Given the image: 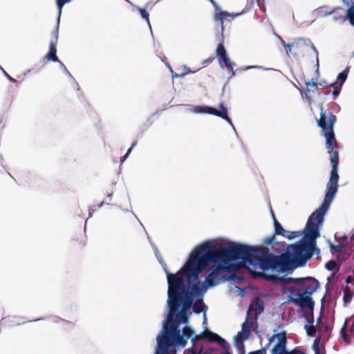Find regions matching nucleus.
Segmentation results:
<instances>
[{"instance_id": "nucleus-1", "label": "nucleus", "mask_w": 354, "mask_h": 354, "mask_svg": "<svg viewBox=\"0 0 354 354\" xmlns=\"http://www.w3.org/2000/svg\"><path fill=\"white\" fill-rule=\"evenodd\" d=\"M321 117L318 120L319 126L322 129L323 134L326 139V146L328 153L331 154L330 163L332 170L330 176L327 184V192L324 200L319 208L317 209L308 218L307 221V233L313 238L318 235V227L324 222V215L333 201L337 191L339 176L337 167L339 162L338 151L336 148V140L335 138L333 127L335 121V116L331 113L326 115L323 113L322 106H320Z\"/></svg>"}, {"instance_id": "nucleus-2", "label": "nucleus", "mask_w": 354, "mask_h": 354, "mask_svg": "<svg viewBox=\"0 0 354 354\" xmlns=\"http://www.w3.org/2000/svg\"><path fill=\"white\" fill-rule=\"evenodd\" d=\"M257 313L253 312V307L251 306L248 311V315L245 322L242 324V330L239 332L234 338V346L239 354H244L243 342L248 339L252 333H256L257 328Z\"/></svg>"}, {"instance_id": "nucleus-3", "label": "nucleus", "mask_w": 354, "mask_h": 354, "mask_svg": "<svg viewBox=\"0 0 354 354\" xmlns=\"http://www.w3.org/2000/svg\"><path fill=\"white\" fill-rule=\"evenodd\" d=\"M203 338L207 339L211 342H216L217 343L221 344L224 348V352L223 353V354H231L230 352L229 351V345L226 342V341L220 336H218L217 334L208 330H205V331L201 333L199 335H196L192 338V342L193 343L194 345L192 348L189 350L187 354H201L202 348H197L196 342L198 340Z\"/></svg>"}, {"instance_id": "nucleus-4", "label": "nucleus", "mask_w": 354, "mask_h": 354, "mask_svg": "<svg viewBox=\"0 0 354 354\" xmlns=\"http://www.w3.org/2000/svg\"><path fill=\"white\" fill-rule=\"evenodd\" d=\"M269 343L274 344L272 354H306L299 349H295L290 353L286 351V335L285 333H279L272 335L269 339Z\"/></svg>"}, {"instance_id": "nucleus-5", "label": "nucleus", "mask_w": 354, "mask_h": 354, "mask_svg": "<svg viewBox=\"0 0 354 354\" xmlns=\"http://www.w3.org/2000/svg\"><path fill=\"white\" fill-rule=\"evenodd\" d=\"M219 109L217 110L208 106H196L189 109V111L194 113H208L216 115L225 120L234 129L231 120L227 116V110L223 103H221L218 106Z\"/></svg>"}, {"instance_id": "nucleus-6", "label": "nucleus", "mask_w": 354, "mask_h": 354, "mask_svg": "<svg viewBox=\"0 0 354 354\" xmlns=\"http://www.w3.org/2000/svg\"><path fill=\"white\" fill-rule=\"evenodd\" d=\"M216 53L221 67L227 70L230 77H233L235 75L234 71V64L228 57L223 42L218 44Z\"/></svg>"}, {"instance_id": "nucleus-7", "label": "nucleus", "mask_w": 354, "mask_h": 354, "mask_svg": "<svg viewBox=\"0 0 354 354\" xmlns=\"http://www.w3.org/2000/svg\"><path fill=\"white\" fill-rule=\"evenodd\" d=\"M348 73V68H346V69H344L342 73H340L338 75L337 81L335 82L330 84V86H332L334 88L333 95L335 97L339 94L341 88L347 78Z\"/></svg>"}, {"instance_id": "nucleus-8", "label": "nucleus", "mask_w": 354, "mask_h": 354, "mask_svg": "<svg viewBox=\"0 0 354 354\" xmlns=\"http://www.w3.org/2000/svg\"><path fill=\"white\" fill-rule=\"evenodd\" d=\"M347 238L345 237L342 243L331 245L330 250L332 254L341 260L345 259V257L343 255V253L347 250Z\"/></svg>"}, {"instance_id": "nucleus-9", "label": "nucleus", "mask_w": 354, "mask_h": 354, "mask_svg": "<svg viewBox=\"0 0 354 354\" xmlns=\"http://www.w3.org/2000/svg\"><path fill=\"white\" fill-rule=\"evenodd\" d=\"M215 15H214V21H220L221 22V29L223 30V21L226 20L228 17H231L232 19L239 16L241 13H236V14H231L230 12H227L226 11L221 10L220 6H218V9H215Z\"/></svg>"}, {"instance_id": "nucleus-10", "label": "nucleus", "mask_w": 354, "mask_h": 354, "mask_svg": "<svg viewBox=\"0 0 354 354\" xmlns=\"http://www.w3.org/2000/svg\"><path fill=\"white\" fill-rule=\"evenodd\" d=\"M335 10L336 8H330L328 6H324L317 8L316 10H314L313 12L317 17H323L335 12Z\"/></svg>"}, {"instance_id": "nucleus-11", "label": "nucleus", "mask_w": 354, "mask_h": 354, "mask_svg": "<svg viewBox=\"0 0 354 354\" xmlns=\"http://www.w3.org/2000/svg\"><path fill=\"white\" fill-rule=\"evenodd\" d=\"M325 268L331 271V275L330 277H328V280H331L332 278H333L335 275V274L339 271V264L335 261H328L326 265Z\"/></svg>"}, {"instance_id": "nucleus-12", "label": "nucleus", "mask_w": 354, "mask_h": 354, "mask_svg": "<svg viewBox=\"0 0 354 354\" xmlns=\"http://www.w3.org/2000/svg\"><path fill=\"white\" fill-rule=\"evenodd\" d=\"M57 49L55 42L51 41L50 44V50L48 53L46 55V59L48 60H52L53 62H59L58 58L56 55Z\"/></svg>"}, {"instance_id": "nucleus-13", "label": "nucleus", "mask_w": 354, "mask_h": 354, "mask_svg": "<svg viewBox=\"0 0 354 354\" xmlns=\"http://www.w3.org/2000/svg\"><path fill=\"white\" fill-rule=\"evenodd\" d=\"M341 18L348 19L350 24L354 26V3L348 9L346 15L341 16Z\"/></svg>"}, {"instance_id": "nucleus-14", "label": "nucleus", "mask_w": 354, "mask_h": 354, "mask_svg": "<svg viewBox=\"0 0 354 354\" xmlns=\"http://www.w3.org/2000/svg\"><path fill=\"white\" fill-rule=\"evenodd\" d=\"M313 349L315 354H325V348L317 339L315 340L314 344H313Z\"/></svg>"}, {"instance_id": "nucleus-15", "label": "nucleus", "mask_w": 354, "mask_h": 354, "mask_svg": "<svg viewBox=\"0 0 354 354\" xmlns=\"http://www.w3.org/2000/svg\"><path fill=\"white\" fill-rule=\"evenodd\" d=\"M301 234V233L300 232H290L284 230L281 235L288 239H293L300 236Z\"/></svg>"}, {"instance_id": "nucleus-16", "label": "nucleus", "mask_w": 354, "mask_h": 354, "mask_svg": "<svg viewBox=\"0 0 354 354\" xmlns=\"http://www.w3.org/2000/svg\"><path fill=\"white\" fill-rule=\"evenodd\" d=\"M72 0H56V4L58 8V19H57V23L59 22L60 17L62 14V8L64 4L69 3Z\"/></svg>"}, {"instance_id": "nucleus-17", "label": "nucleus", "mask_w": 354, "mask_h": 354, "mask_svg": "<svg viewBox=\"0 0 354 354\" xmlns=\"http://www.w3.org/2000/svg\"><path fill=\"white\" fill-rule=\"evenodd\" d=\"M305 329H306L307 334L309 336H312V337L315 336L316 329L314 326L310 325V324H306Z\"/></svg>"}, {"instance_id": "nucleus-18", "label": "nucleus", "mask_w": 354, "mask_h": 354, "mask_svg": "<svg viewBox=\"0 0 354 354\" xmlns=\"http://www.w3.org/2000/svg\"><path fill=\"white\" fill-rule=\"evenodd\" d=\"M138 10H139V12L140 13L143 19H146V21H147V24H148L150 29L151 30L150 22H149V13L145 9H142V8H138Z\"/></svg>"}, {"instance_id": "nucleus-19", "label": "nucleus", "mask_w": 354, "mask_h": 354, "mask_svg": "<svg viewBox=\"0 0 354 354\" xmlns=\"http://www.w3.org/2000/svg\"><path fill=\"white\" fill-rule=\"evenodd\" d=\"M273 217H274L273 216ZM274 221H275V232L277 234H280L281 235L282 234V232H283V231L285 230L282 227L281 225L276 221V219H274Z\"/></svg>"}, {"instance_id": "nucleus-20", "label": "nucleus", "mask_w": 354, "mask_h": 354, "mask_svg": "<svg viewBox=\"0 0 354 354\" xmlns=\"http://www.w3.org/2000/svg\"><path fill=\"white\" fill-rule=\"evenodd\" d=\"M279 39H280V41H281V44H282L285 47H286V48H287V49H286V53H290V52L291 51V50H292V46H293V44H286L285 43V41H283V40L280 37H279Z\"/></svg>"}, {"instance_id": "nucleus-21", "label": "nucleus", "mask_w": 354, "mask_h": 354, "mask_svg": "<svg viewBox=\"0 0 354 354\" xmlns=\"http://www.w3.org/2000/svg\"><path fill=\"white\" fill-rule=\"evenodd\" d=\"M309 41L310 48H312V50H313V52L315 53V54L316 55L317 66L318 67V66H319L318 51L316 49V48L315 47V46L310 41Z\"/></svg>"}, {"instance_id": "nucleus-22", "label": "nucleus", "mask_w": 354, "mask_h": 354, "mask_svg": "<svg viewBox=\"0 0 354 354\" xmlns=\"http://www.w3.org/2000/svg\"><path fill=\"white\" fill-rule=\"evenodd\" d=\"M135 145H136V143H133L131 145V148L128 150L127 153L122 158V159H121V162H123L127 159V158L128 157V156L131 153V149L135 147Z\"/></svg>"}, {"instance_id": "nucleus-23", "label": "nucleus", "mask_w": 354, "mask_h": 354, "mask_svg": "<svg viewBox=\"0 0 354 354\" xmlns=\"http://www.w3.org/2000/svg\"><path fill=\"white\" fill-rule=\"evenodd\" d=\"M3 74L11 82H15V80L6 71H5L3 69Z\"/></svg>"}, {"instance_id": "nucleus-24", "label": "nucleus", "mask_w": 354, "mask_h": 354, "mask_svg": "<svg viewBox=\"0 0 354 354\" xmlns=\"http://www.w3.org/2000/svg\"><path fill=\"white\" fill-rule=\"evenodd\" d=\"M58 62L59 63V64H60V66H61L62 69L65 73H66L67 74H68L69 75H71V74L69 73L68 71L67 70V68H66V67L64 66V64L62 62H59V61Z\"/></svg>"}, {"instance_id": "nucleus-25", "label": "nucleus", "mask_w": 354, "mask_h": 354, "mask_svg": "<svg viewBox=\"0 0 354 354\" xmlns=\"http://www.w3.org/2000/svg\"><path fill=\"white\" fill-rule=\"evenodd\" d=\"M234 290L239 292V295H241V297H243V295H244V291H243V289H241V288H239V287H236H236L234 288Z\"/></svg>"}, {"instance_id": "nucleus-26", "label": "nucleus", "mask_w": 354, "mask_h": 354, "mask_svg": "<svg viewBox=\"0 0 354 354\" xmlns=\"http://www.w3.org/2000/svg\"><path fill=\"white\" fill-rule=\"evenodd\" d=\"M341 16L342 15H335L334 17H333V19L335 21H345L346 19H342L341 18Z\"/></svg>"}, {"instance_id": "nucleus-27", "label": "nucleus", "mask_w": 354, "mask_h": 354, "mask_svg": "<svg viewBox=\"0 0 354 354\" xmlns=\"http://www.w3.org/2000/svg\"><path fill=\"white\" fill-rule=\"evenodd\" d=\"M184 68H185V72L181 75V76H184L185 74L191 72L186 66H184Z\"/></svg>"}, {"instance_id": "nucleus-28", "label": "nucleus", "mask_w": 354, "mask_h": 354, "mask_svg": "<svg viewBox=\"0 0 354 354\" xmlns=\"http://www.w3.org/2000/svg\"><path fill=\"white\" fill-rule=\"evenodd\" d=\"M213 5L215 9H218V5L214 0H209Z\"/></svg>"}, {"instance_id": "nucleus-29", "label": "nucleus", "mask_w": 354, "mask_h": 354, "mask_svg": "<svg viewBox=\"0 0 354 354\" xmlns=\"http://www.w3.org/2000/svg\"><path fill=\"white\" fill-rule=\"evenodd\" d=\"M264 352H265L264 350H259V351H255V352L250 353L249 354H263Z\"/></svg>"}, {"instance_id": "nucleus-30", "label": "nucleus", "mask_w": 354, "mask_h": 354, "mask_svg": "<svg viewBox=\"0 0 354 354\" xmlns=\"http://www.w3.org/2000/svg\"><path fill=\"white\" fill-rule=\"evenodd\" d=\"M261 68L262 67L258 66H250L245 67V70H248L250 68Z\"/></svg>"}, {"instance_id": "nucleus-31", "label": "nucleus", "mask_w": 354, "mask_h": 354, "mask_svg": "<svg viewBox=\"0 0 354 354\" xmlns=\"http://www.w3.org/2000/svg\"><path fill=\"white\" fill-rule=\"evenodd\" d=\"M203 325H206L207 324V317H206V314L205 313H204V315H203Z\"/></svg>"}, {"instance_id": "nucleus-32", "label": "nucleus", "mask_w": 354, "mask_h": 354, "mask_svg": "<svg viewBox=\"0 0 354 354\" xmlns=\"http://www.w3.org/2000/svg\"><path fill=\"white\" fill-rule=\"evenodd\" d=\"M307 85H308V86H317V83H315V82H308V83H307Z\"/></svg>"}, {"instance_id": "nucleus-33", "label": "nucleus", "mask_w": 354, "mask_h": 354, "mask_svg": "<svg viewBox=\"0 0 354 354\" xmlns=\"http://www.w3.org/2000/svg\"><path fill=\"white\" fill-rule=\"evenodd\" d=\"M343 2L347 5H349L351 2H353V0H342Z\"/></svg>"}, {"instance_id": "nucleus-34", "label": "nucleus", "mask_w": 354, "mask_h": 354, "mask_svg": "<svg viewBox=\"0 0 354 354\" xmlns=\"http://www.w3.org/2000/svg\"><path fill=\"white\" fill-rule=\"evenodd\" d=\"M344 327H343L342 329V335L344 339L346 340V338L344 337Z\"/></svg>"}, {"instance_id": "nucleus-35", "label": "nucleus", "mask_w": 354, "mask_h": 354, "mask_svg": "<svg viewBox=\"0 0 354 354\" xmlns=\"http://www.w3.org/2000/svg\"><path fill=\"white\" fill-rule=\"evenodd\" d=\"M351 245L354 244V236L351 239Z\"/></svg>"}, {"instance_id": "nucleus-36", "label": "nucleus", "mask_w": 354, "mask_h": 354, "mask_svg": "<svg viewBox=\"0 0 354 354\" xmlns=\"http://www.w3.org/2000/svg\"><path fill=\"white\" fill-rule=\"evenodd\" d=\"M55 41H56L58 38L57 32H55Z\"/></svg>"}, {"instance_id": "nucleus-37", "label": "nucleus", "mask_w": 354, "mask_h": 354, "mask_svg": "<svg viewBox=\"0 0 354 354\" xmlns=\"http://www.w3.org/2000/svg\"><path fill=\"white\" fill-rule=\"evenodd\" d=\"M62 323H63L64 324H68V322H65V321H64V320H62Z\"/></svg>"}, {"instance_id": "nucleus-38", "label": "nucleus", "mask_w": 354, "mask_h": 354, "mask_svg": "<svg viewBox=\"0 0 354 354\" xmlns=\"http://www.w3.org/2000/svg\"><path fill=\"white\" fill-rule=\"evenodd\" d=\"M102 205H103V202H102V203L99 205V207H102Z\"/></svg>"}, {"instance_id": "nucleus-39", "label": "nucleus", "mask_w": 354, "mask_h": 354, "mask_svg": "<svg viewBox=\"0 0 354 354\" xmlns=\"http://www.w3.org/2000/svg\"><path fill=\"white\" fill-rule=\"evenodd\" d=\"M344 299L348 300V298H346V297H344Z\"/></svg>"}, {"instance_id": "nucleus-40", "label": "nucleus", "mask_w": 354, "mask_h": 354, "mask_svg": "<svg viewBox=\"0 0 354 354\" xmlns=\"http://www.w3.org/2000/svg\"><path fill=\"white\" fill-rule=\"evenodd\" d=\"M344 299L348 300V298H346V297H344Z\"/></svg>"}, {"instance_id": "nucleus-41", "label": "nucleus", "mask_w": 354, "mask_h": 354, "mask_svg": "<svg viewBox=\"0 0 354 354\" xmlns=\"http://www.w3.org/2000/svg\"><path fill=\"white\" fill-rule=\"evenodd\" d=\"M335 238H336V239H337L339 238L337 234L335 235Z\"/></svg>"}]
</instances>
